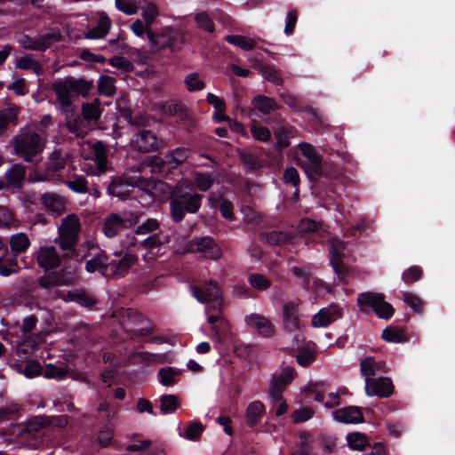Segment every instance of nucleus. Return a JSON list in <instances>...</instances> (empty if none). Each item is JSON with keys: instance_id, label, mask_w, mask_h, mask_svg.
<instances>
[{"instance_id": "f257e3e1", "label": "nucleus", "mask_w": 455, "mask_h": 455, "mask_svg": "<svg viewBox=\"0 0 455 455\" xmlns=\"http://www.w3.org/2000/svg\"><path fill=\"white\" fill-rule=\"evenodd\" d=\"M52 87L58 97V100L61 105L62 110L68 113L71 111L73 99L79 95H87L92 89V84L83 78L68 76L56 81Z\"/></svg>"}, {"instance_id": "f03ea898", "label": "nucleus", "mask_w": 455, "mask_h": 455, "mask_svg": "<svg viewBox=\"0 0 455 455\" xmlns=\"http://www.w3.org/2000/svg\"><path fill=\"white\" fill-rule=\"evenodd\" d=\"M14 152L26 162L36 161L44 149L45 141L35 132H22L12 140Z\"/></svg>"}, {"instance_id": "7ed1b4c3", "label": "nucleus", "mask_w": 455, "mask_h": 455, "mask_svg": "<svg viewBox=\"0 0 455 455\" xmlns=\"http://www.w3.org/2000/svg\"><path fill=\"white\" fill-rule=\"evenodd\" d=\"M296 157L298 164L303 168L311 180L323 174L322 157L311 144L307 142L299 143Z\"/></svg>"}, {"instance_id": "20e7f679", "label": "nucleus", "mask_w": 455, "mask_h": 455, "mask_svg": "<svg viewBox=\"0 0 455 455\" xmlns=\"http://www.w3.org/2000/svg\"><path fill=\"white\" fill-rule=\"evenodd\" d=\"M80 231L79 217L73 213L68 214L61 220L58 227V236L54 239V243L59 244L63 251H73L78 242Z\"/></svg>"}, {"instance_id": "39448f33", "label": "nucleus", "mask_w": 455, "mask_h": 455, "mask_svg": "<svg viewBox=\"0 0 455 455\" xmlns=\"http://www.w3.org/2000/svg\"><path fill=\"white\" fill-rule=\"evenodd\" d=\"M357 302L361 311L368 313L372 309L379 318L389 319L395 312L392 305L385 300L384 295L374 292L359 294Z\"/></svg>"}, {"instance_id": "423d86ee", "label": "nucleus", "mask_w": 455, "mask_h": 455, "mask_svg": "<svg viewBox=\"0 0 455 455\" xmlns=\"http://www.w3.org/2000/svg\"><path fill=\"white\" fill-rule=\"evenodd\" d=\"M193 296L200 303L206 304L207 306L212 305L215 308L216 306L222 307L223 300L221 291L217 283L209 282L204 283L202 286L191 287Z\"/></svg>"}, {"instance_id": "0eeeda50", "label": "nucleus", "mask_w": 455, "mask_h": 455, "mask_svg": "<svg viewBox=\"0 0 455 455\" xmlns=\"http://www.w3.org/2000/svg\"><path fill=\"white\" fill-rule=\"evenodd\" d=\"M329 251L331 255V264L335 273L339 275L340 280H344L347 269L343 264L342 259L348 255V250L342 241L333 238L329 241Z\"/></svg>"}, {"instance_id": "6e6552de", "label": "nucleus", "mask_w": 455, "mask_h": 455, "mask_svg": "<svg viewBox=\"0 0 455 455\" xmlns=\"http://www.w3.org/2000/svg\"><path fill=\"white\" fill-rule=\"evenodd\" d=\"M220 308L221 307L218 306H216V307L213 308L212 305L207 306L205 308L207 320L212 325V338L219 341L229 330V323L221 314Z\"/></svg>"}, {"instance_id": "1a4fd4ad", "label": "nucleus", "mask_w": 455, "mask_h": 455, "mask_svg": "<svg viewBox=\"0 0 455 455\" xmlns=\"http://www.w3.org/2000/svg\"><path fill=\"white\" fill-rule=\"evenodd\" d=\"M191 189L192 185L188 180L181 181L174 188V195L177 198L180 199L185 206V210L189 213L196 212L200 206L203 196L199 194H188L183 189Z\"/></svg>"}, {"instance_id": "9d476101", "label": "nucleus", "mask_w": 455, "mask_h": 455, "mask_svg": "<svg viewBox=\"0 0 455 455\" xmlns=\"http://www.w3.org/2000/svg\"><path fill=\"white\" fill-rule=\"evenodd\" d=\"M188 251L191 252H198L204 257L217 259L221 255L220 247L211 237H201L192 240L188 244Z\"/></svg>"}, {"instance_id": "9b49d317", "label": "nucleus", "mask_w": 455, "mask_h": 455, "mask_svg": "<svg viewBox=\"0 0 455 455\" xmlns=\"http://www.w3.org/2000/svg\"><path fill=\"white\" fill-rule=\"evenodd\" d=\"M92 149V158L95 166L84 167V171L89 175L100 176L108 171V163L106 159L107 150L102 142L98 141L93 144H88Z\"/></svg>"}, {"instance_id": "f8f14e48", "label": "nucleus", "mask_w": 455, "mask_h": 455, "mask_svg": "<svg viewBox=\"0 0 455 455\" xmlns=\"http://www.w3.org/2000/svg\"><path fill=\"white\" fill-rule=\"evenodd\" d=\"M140 184L139 177H130L128 173H125L124 177L112 180L108 188V193L112 196L125 199L130 194V188L140 186Z\"/></svg>"}, {"instance_id": "ddd939ff", "label": "nucleus", "mask_w": 455, "mask_h": 455, "mask_svg": "<svg viewBox=\"0 0 455 455\" xmlns=\"http://www.w3.org/2000/svg\"><path fill=\"white\" fill-rule=\"evenodd\" d=\"M342 308L331 304L319 310L312 316L311 324L315 328H325L342 317Z\"/></svg>"}, {"instance_id": "4468645a", "label": "nucleus", "mask_w": 455, "mask_h": 455, "mask_svg": "<svg viewBox=\"0 0 455 455\" xmlns=\"http://www.w3.org/2000/svg\"><path fill=\"white\" fill-rule=\"evenodd\" d=\"M294 379V371L291 367H285L281 371L275 372L269 384V395L272 399L280 398L285 387Z\"/></svg>"}, {"instance_id": "2eb2a0df", "label": "nucleus", "mask_w": 455, "mask_h": 455, "mask_svg": "<svg viewBox=\"0 0 455 455\" xmlns=\"http://www.w3.org/2000/svg\"><path fill=\"white\" fill-rule=\"evenodd\" d=\"M68 163V157L67 154L60 151H54L51 154L48 163V171L44 174H38L37 177L34 178L35 181H47L54 180L57 179L55 172L64 169Z\"/></svg>"}, {"instance_id": "dca6fc26", "label": "nucleus", "mask_w": 455, "mask_h": 455, "mask_svg": "<svg viewBox=\"0 0 455 455\" xmlns=\"http://www.w3.org/2000/svg\"><path fill=\"white\" fill-rule=\"evenodd\" d=\"M180 37V32L170 28H164L158 33L148 32L150 44L159 49L165 47L174 48Z\"/></svg>"}, {"instance_id": "f3484780", "label": "nucleus", "mask_w": 455, "mask_h": 455, "mask_svg": "<svg viewBox=\"0 0 455 455\" xmlns=\"http://www.w3.org/2000/svg\"><path fill=\"white\" fill-rule=\"evenodd\" d=\"M283 324L285 330L295 331L301 327L299 304L296 301H288L283 304L282 310Z\"/></svg>"}, {"instance_id": "a211bd4d", "label": "nucleus", "mask_w": 455, "mask_h": 455, "mask_svg": "<svg viewBox=\"0 0 455 455\" xmlns=\"http://www.w3.org/2000/svg\"><path fill=\"white\" fill-rule=\"evenodd\" d=\"M94 22L84 35L88 39H101L105 37L112 26L110 18L105 12H97L92 20Z\"/></svg>"}, {"instance_id": "6ab92c4d", "label": "nucleus", "mask_w": 455, "mask_h": 455, "mask_svg": "<svg viewBox=\"0 0 455 455\" xmlns=\"http://www.w3.org/2000/svg\"><path fill=\"white\" fill-rule=\"evenodd\" d=\"M246 325L256 331L259 335L271 337L275 333V326L271 321L264 315L259 314H250L244 318Z\"/></svg>"}, {"instance_id": "aec40b11", "label": "nucleus", "mask_w": 455, "mask_h": 455, "mask_svg": "<svg viewBox=\"0 0 455 455\" xmlns=\"http://www.w3.org/2000/svg\"><path fill=\"white\" fill-rule=\"evenodd\" d=\"M131 146L140 152H150L158 148L159 142L153 132L143 130L132 137Z\"/></svg>"}, {"instance_id": "412c9836", "label": "nucleus", "mask_w": 455, "mask_h": 455, "mask_svg": "<svg viewBox=\"0 0 455 455\" xmlns=\"http://www.w3.org/2000/svg\"><path fill=\"white\" fill-rule=\"evenodd\" d=\"M365 392L367 395H377L387 397L393 393V384L388 378H379L372 380H367L365 384Z\"/></svg>"}, {"instance_id": "4be33fe9", "label": "nucleus", "mask_w": 455, "mask_h": 455, "mask_svg": "<svg viewBox=\"0 0 455 455\" xmlns=\"http://www.w3.org/2000/svg\"><path fill=\"white\" fill-rule=\"evenodd\" d=\"M37 262L44 270H51L60 266V257L54 246H44L38 251Z\"/></svg>"}, {"instance_id": "5701e85b", "label": "nucleus", "mask_w": 455, "mask_h": 455, "mask_svg": "<svg viewBox=\"0 0 455 455\" xmlns=\"http://www.w3.org/2000/svg\"><path fill=\"white\" fill-rule=\"evenodd\" d=\"M40 201L47 211L55 215L62 214L67 209V200L63 196L54 193L44 194Z\"/></svg>"}, {"instance_id": "b1692460", "label": "nucleus", "mask_w": 455, "mask_h": 455, "mask_svg": "<svg viewBox=\"0 0 455 455\" xmlns=\"http://www.w3.org/2000/svg\"><path fill=\"white\" fill-rule=\"evenodd\" d=\"M335 420L344 424H357L363 421L361 409L356 406H347L333 412Z\"/></svg>"}, {"instance_id": "393cba45", "label": "nucleus", "mask_w": 455, "mask_h": 455, "mask_svg": "<svg viewBox=\"0 0 455 455\" xmlns=\"http://www.w3.org/2000/svg\"><path fill=\"white\" fill-rule=\"evenodd\" d=\"M136 261L137 257L134 254L126 253L122 259L109 262L106 267V270L108 271V274L121 276L124 275Z\"/></svg>"}, {"instance_id": "a878e982", "label": "nucleus", "mask_w": 455, "mask_h": 455, "mask_svg": "<svg viewBox=\"0 0 455 455\" xmlns=\"http://www.w3.org/2000/svg\"><path fill=\"white\" fill-rule=\"evenodd\" d=\"M361 372L363 376L365 378V382L367 380H372L371 378L376 376L377 374L382 373L386 371V363L381 360H375L373 357H366L361 362Z\"/></svg>"}, {"instance_id": "bb28decb", "label": "nucleus", "mask_w": 455, "mask_h": 455, "mask_svg": "<svg viewBox=\"0 0 455 455\" xmlns=\"http://www.w3.org/2000/svg\"><path fill=\"white\" fill-rule=\"evenodd\" d=\"M204 431V426L202 423L190 421L180 428L179 435L187 440L196 442Z\"/></svg>"}, {"instance_id": "cd10ccee", "label": "nucleus", "mask_w": 455, "mask_h": 455, "mask_svg": "<svg viewBox=\"0 0 455 455\" xmlns=\"http://www.w3.org/2000/svg\"><path fill=\"white\" fill-rule=\"evenodd\" d=\"M266 408L260 401H253L246 409V422L250 427L256 425L264 415Z\"/></svg>"}, {"instance_id": "c85d7f7f", "label": "nucleus", "mask_w": 455, "mask_h": 455, "mask_svg": "<svg viewBox=\"0 0 455 455\" xmlns=\"http://www.w3.org/2000/svg\"><path fill=\"white\" fill-rule=\"evenodd\" d=\"M5 178L9 188H19L25 179V168L20 164H15L6 172Z\"/></svg>"}, {"instance_id": "c756f323", "label": "nucleus", "mask_w": 455, "mask_h": 455, "mask_svg": "<svg viewBox=\"0 0 455 455\" xmlns=\"http://www.w3.org/2000/svg\"><path fill=\"white\" fill-rule=\"evenodd\" d=\"M55 36L47 35L39 39L34 40L28 36H24L20 40V44L26 49L43 51L51 44L52 39H55Z\"/></svg>"}, {"instance_id": "7c9ffc66", "label": "nucleus", "mask_w": 455, "mask_h": 455, "mask_svg": "<svg viewBox=\"0 0 455 455\" xmlns=\"http://www.w3.org/2000/svg\"><path fill=\"white\" fill-rule=\"evenodd\" d=\"M18 114L17 107H9L0 110V137L6 132L10 124H16Z\"/></svg>"}, {"instance_id": "2f4dec72", "label": "nucleus", "mask_w": 455, "mask_h": 455, "mask_svg": "<svg viewBox=\"0 0 455 455\" xmlns=\"http://www.w3.org/2000/svg\"><path fill=\"white\" fill-rule=\"evenodd\" d=\"M124 220L117 214H111L106 218L103 231L106 236L114 237L123 228Z\"/></svg>"}, {"instance_id": "473e14b6", "label": "nucleus", "mask_w": 455, "mask_h": 455, "mask_svg": "<svg viewBox=\"0 0 455 455\" xmlns=\"http://www.w3.org/2000/svg\"><path fill=\"white\" fill-rule=\"evenodd\" d=\"M19 267L15 256L10 252H5L0 257V275L9 276L18 272Z\"/></svg>"}, {"instance_id": "72a5a7b5", "label": "nucleus", "mask_w": 455, "mask_h": 455, "mask_svg": "<svg viewBox=\"0 0 455 455\" xmlns=\"http://www.w3.org/2000/svg\"><path fill=\"white\" fill-rule=\"evenodd\" d=\"M9 243L13 252L20 253L29 248L30 240L25 233L20 232L11 235Z\"/></svg>"}, {"instance_id": "f704fd0d", "label": "nucleus", "mask_w": 455, "mask_h": 455, "mask_svg": "<svg viewBox=\"0 0 455 455\" xmlns=\"http://www.w3.org/2000/svg\"><path fill=\"white\" fill-rule=\"evenodd\" d=\"M20 225V221L15 218L12 211L0 205V228L16 229Z\"/></svg>"}, {"instance_id": "c9c22d12", "label": "nucleus", "mask_w": 455, "mask_h": 455, "mask_svg": "<svg viewBox=\"0 0 455 455\" xmlns=\"http://www.w3.org/2000/svg\"><path fill=\"white\" fill-rule=\"evenodd\" d=\"M76 279L75 273H68L67 277H63L60 275H52L49 276H44L40 279V284L48 288L55 285H65L71 283Z\"/></svg>"}, {"instance_id": "e433bc0d", "label": "nucleus", "mask_w": 455, "mask_h": 455, "mask_svg": "<svg viewBox=\"0 0 455 455\" xmlns=\"http://www.w3.org/2000/svg\"><path fill=\"white\" fill-rule=\"evenodd\" d=\"M182 371L174 367L162 368L158 371V380L163 386H172L177 382V378Z\"/></svg>"}, {"instance_id": "4c0bfd02", "label": "nucleus", "mask_w": 455, "mask_h": 455, "mask_svg": "<svg viewBox=\"0 0 455 455\" xmlns=\"http://www.w3.org/2000/svg\"><path fill=\"white\" fill-rule=\"evenodd\" d=\"M87 180L83 175H70L69 180L66 181V186L75 193L84 194L88 192Z\"/></svg>"}, {"instance_id": "58836bf2", "label": "nucleus", "mask_w": 455, "mask_h": 455, "mask_svg": "<svg viewBox=\"0 0 455 455\" xmlns=\"http://www.w3.org/2000/svg\"><path fill=\"white\" fill-rule=\"evenodd\" d=\"M214 180L215 177L212 173L196 172L194 175L195 186L198 190L203 192L208 191L212 188Z\"/></svg>"}, {"instance_id": "ea45409f", "label": "nucleus", "mask_w": 455, "mask_h": 455, "mask_svg": "<svg viewBox=\"0 0 455 455\" xmlns=\"http://www.w3.org/2000/svg\"><path fill=\"white\" fill-rule=\"evenodd\" d=\"M16 66L20 69L33 70L37 76L43 73L42 67L30 55H24L17 59Z\"/></svg>"}, {"instance_id": "a19ab883", "label": "nucleus", "mask_w": 455, "mask_h": 455, "mask_svg": "<svg viewBox=\"0 0 455 455\" xmlns=\"http://www.w3.org/2000/svg\"><path fill=\"white\" fill-rule=\"evenodd\" d=\"M252 105L263 114H269L275 109V103L268 97L259 95L253 98Z\"/></svg>"}, {"instance_id": "79ce46f5", "label": "nucleus", "mask_w": 455, "mask_h": 455, "mask_svg": "<svg viewBox=\"0 0 455 455\" xmlns=\"http://www.w3.org/2000/svg\"><path fill=\"white\" fill-rule=\"evenodd\" d=\"M160 409L163 414L173 413L179 407L180 402L174 395H164L160 397Z\"/></svg>"}, {"instance_id": "37998d69", "label": "nucleus", "mask_w": 455, "mask_h": 455, "mask_svg": "<svg viewBox=\"0 0 455 455\" xmlns=\"http://www.w3.org/2000/svg\"><path fill=\"white\" fill-rule=\"evenodd\" d=\"M142 11V17L145 20L148 27H151L155 19L158 15V9L153 3L143 0L142 4L140 6Z\"/></svg>"}, {"instance_id": "c03bdc74", "label": "nucleus", "mask_w": 455, "mask_h": 455, "mask_svg": "<svg viewBox=\"0 0 455 455\" xmlns=\"http://www.w3.org/2000/svg\"><path fill=\"white\" fill-rule=\"evenodd\" d=\"M143 0H116V7L127 15L135 14Z\"/></svg>"}, {"instance_id": "a18cd8bd", "label": "nucleus", "mask_w": 455, "mask_h": 455, "mask_svg": "<svg viewBox=\"0 0 455 455\" xmlns=\"http://www.w3.org/2000/svg\"><path fill=\"white\" fill-rule=\"evenodd\" d=\"M347 442L351 449L361 451L368 444V438L362 433L354 432L347 435Z\"/></svg>"}, {"instance_id": "49530a36", "label": "nucleus", "mask_w": 455, "mask_h": 455, "mask_svg": "<svg viewBox=\"0 0 455 455\" xmlns=\"http://www.w3.org/2000/svg\"><path fill=\"white\" fill-rule=\"evenodd\" d=\"M101 114L100 104L99 100H94L92 103H86L83 106V116L88 121H96L100 118Z\"/></svg>"}, {"instance_id": "de8ad7c7", "label": "nucleus", "mask_w": 455, "mask_h": 455, "mask_svg": "<svg viewBox=\"0 0 455 455\" xmlns=\"http://www.w3.org/2000/svg\"><path fill=\"white\" fill-rule=\"evenodd\" d=\"M226 40L244 51L252 50L256 46V42L253 39L243 36H227Z\"/></svg>"}, {"instance_id": "09e8293b", "label": "nucleus", "mask_w": 455, "mask_h": 455, "mask_svg": "<svg viewBox=\"0 0 455 455\" xmlns=\"http://www.w3.org/2000/svg\"><path fill=\"white\" fill-rule=\"evenodd\" d=\"M108 263H107V259L105 256L100 255L98 257H94L92 259L88 260L85 265V268L88 272H102L104 275H108V271L106 270V267Z\"/></svg>"}, {"instance_id": "8fccbe9b", "label": "nucleus", "mask_w": 455, "mask_h": 455, "mask_svg": "<svg viewBox=\"0 0 455 455\" xmlns=\"http://www.w3.org/2000/svg\"><path fill=\"white\" fill-rule=\"evenodd\" d=\"M188 151L185 148H176L165 156V162L170 165L176 167L184 163L188 158Z\"/></svg>"}, {"instance_id": "3c124183", "label": "nucleus", "mask_w": 455, "mask_h": 455, "mask_svg": "<svg viewBox=\"0 0 455 455\" xmlns=\"http://www.w3.org/2000/svg\"><path fill=\"white\" fill-rule=\"evenodd\" d=\"M115 79L108 76H102L98 82V88L101 94L112 96L116 92Z\"/></svg>"}, {"instance_id": "603ef678", "label": "nucleus", "mask_w": 455, "mask_h": 455, "mask_svg": "<svg viewBox=\"0 0 455 455\" xmlns=\"http://www.w3.org/2000/svg\"><path fill=\"white\" fill-rule=\"evenodd\" d=\"M298 232L301 235L310 232H315L320 235L322 232H324V230L323 229L321 223H316L309 219H304L300 220L298 226Z\"/></svg>"}, {"instance_id": "864d4df0", "label": "nucleus", "mask_w": 455, "mask_h": 455, "mask_svg": "<svg viewBox=\"0 0 455 455\" xmlns=\"http://www.w3.org/2000/svg\"><path fill=\"white\" fill-rule=\"evenodd\" d=\"M195 21L199 28L206 32L212 33L215 29L213 20L207 12L196 13Z\"/></svg>"}, {"instance_id": "5fc2aeb1", "label": "nucleus", "mask_w": 455, "mask_h": 455, "mask_svg": "<svg viewBox=\"0 0 455 455\" xmlns=\"http://www.w3.org/2000/svg\"><path fill=\"white\" fill-rule=\"evenodd\" d=\"M296 236L284 232H271L267 235V241L273 244L294 243Z\"/></svg>"}, {"instance_id": "6e6d98bb", "label": "nucleus", "mask_w": 455, "mask_h": 455, "mask_svg": "<svg viewBox=\"0 0 455 455\" xmlns=\"http://www.w3.org/2000/svg\"><path fill=\"white\" fill-rule=\"evenodd\" d=\"M48 422H50L48 417H37L28 421L25 429L28 434L34 435L48 427Z\"/></svg>"}, {"instance_id": "4d7b16f0", "label": "nucleus", "mask_w": 455, "mask_h": 455, "mask_svg": "<svg viewBox=\"0 0 455 455\" xmlns=\"http://www.w3.org/2000/svg\"><path fill=\"white\" fill-rule=\"evenodd\" d=\"M43 375L47 379H64L68 376V371L61 367L54 364H48L43 371Z\"/></svg>"}, {"instance_id": "13d9d810", "label": "nucleus", "mask_w": 455, "mask_h": 455, "mask_svg": "<svg viewBox=\"0 0 455 455\" xmlns=\"http://www.w3.org/2000/svg\"><path fill=\"white\" fill-rule=\"evenodd\" d=\"M382 338L388 342L401 343L405 340L404 335L400 329L388 327L382 331Z\"/></svg>"}, {"instance_id": "bf43d9fd", "label": "nucleus", "mask_w": 455, "mask_h": 455, "mask_svg": "<svg viewBox=\"0 0 455 455\" xmlns=\"http://www.w3.org/2000/svg\"><path fill=\"white\" fill-rule=\"evenodd\" d=\"M315 413V411L311 407H303L298 410H295L291 417L292 422L295 424L305 422L309 420Z\"/></svg>"}, {"instance_id": "052dcab7", "label": "nucleus", "mask_w": 455, "mask_h": 455, "mask_svg": "<svg viewBox=\"0 0 455 455\" xmlns=\"http://www.w3.org/2000/svg\"><path fill=\"white\" fill-rule=\"evenodd\" d=\"M184 83L189 92L201 91L204 88V83L200 79L199 75L191 73L185 77Z\"/></svg>"}, {"instance_id": "680f3d73", "label": "nucleus", "mask_w": 455, "mask_h": 455, "mask_svg": "<svg viewBox=\"0 0 455 455\" xmlns=\"http://www.w3.org/2000/svg\"><path fill=\"white\" fill-rule=\"evenodd\" d=\"M185 206L180 199L177 198L174 195V191L172 192V199L171 202V210L172 216L174 220L180 221L184 218L185 214Z\"/></svg>"}, {"instance_id": "e2e57ef3", "label": "nucleus", "mask_w": 455, "mask_h": 455, "mask_svg": "<svg viewBox=\"0 0 455 455\" xmlns=\"http://www.w3.org/2000/svg\"><path fill=\"white\" fill-rule=\"evenodd\" d=\"M166 242V238H162L159 235H154L145 239L142 245L146 250H156L160 251L162 245Z\"/></svg>"}, {"instance_id": "0e129e2a", "label": "nucleus", "mask_w": 455, "mask_h": 455, "mask_svg": "<svg viewBox=\"0 0 455 455\" xmlns=\"http://www.w3.org/2000/svg\"><path fill=\"white\" fill-rule=\"evenodd\" d=\"M313 442V437L306 432L299 434V449L293 453V455H309L307 447Z\"/></svg>"}, {"instance_id": "69168bd1", "label": "nucleus", "mask_w": 455, "mask_h": 455, "mask_svg": "<svg viewBox=\"0 0 455 455\" xmlns=\"http://www.w3.org/2000/svg\"><path fill=\"white\" fill-rule=\"evenodd\" d=\"M251 285L258 290L264 291L270 286V281L264 275L253 274L249 278Z\"/></svg>"}, {"instance_id": "338daca9", "label": "nucleus", "mask_w": 455, "mask_h": 455, "mask_svg": "<svg viewBox=\"0 0 455 455\" xmlns=\"http://www.w3.org/2000/svg\"><path fill=\"white\" fill-rule=\"evenodd\" d=\"M159 227V223L155 219H148L147 221L140 225L136 229L138 235H147L150 232L156 230Z\"/></svg>"}, {"instance_id": "774afa93", "label": "nucleus", "mask_w": 455, "mask_h": 455, "mask_svg": "<svg viewBox=\"0 0 455 455\" xmlns=\"http://www.w3.org/2000/svg\"><path fill=\"white\" fill-rule=\"evenodd\" d=\"M296 357L299 364L307 366L314 362L315 354L309 347H307L299 351Z\"/></svg>"}]
</instances>
